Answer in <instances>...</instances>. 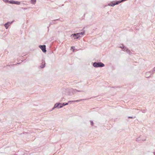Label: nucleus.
<instances>
[{
    "mask_svg": "<svg viewBox=\"0 0 155 155\" xmlns=\"http://www.w3.org/2000/svg\"><path fill=\"white\" fill-rule=\"evenodd\" d=\"M93 66L96 68L103 67L104 64L101 62H94L93 63Z\"/></svg>",
    "mask_w": 155,
    "mask_h": 155,
    "instance_id": "f257e3e1",
    "label": "nucleus"
},
{
    "mask_svg": "<svg viewBox=\"0 0 155 155\" xmlns=\"http://www.w3.org/2000/svg\"><path fill=\"white\" fill-rule=\"evenodd\" d=\"M39 47L41 49L42 51L43 52L45 53L46 51V46L45 45H40Z\"/></svg>",
    "mask_w": 155,
    "mask_h": 155,
    "instance_id": "f03ea898",
    "label": "nucleus"
},
{
    "mask_svg": "<svg viewBox=\"0 0 155 155\" xmlns=\"http://www.w3.org/2000/svg\"><path fill=\"white\" fill-rule=\"evenodd\" d=\"M85 31H83L81 32L80 33H78L76 34H74L72 35L76 36L79 35L80 37L81 35H84V34Z\"/></svg>",
    "mask_w": 155,
    "mask_h": 155,
    "instance_id": "7ed1b4c3",
    "label": "nucleus"
},
{
    "mask_svg": "<svg viewBox=\"0 0 155 155\" xmlns=\"http://www.w3.org/2000/svg\"><path fill=\"white\" fill-rule=\"evenodd\" d=\"M10 3L11 4H15L16 5H19L20 4V2L18 1H15L13 0H11L10 1Z\"/></svg>",
    "mask_w": 155,
    "mask_h": 155,
    "instance_id": "20e7f679",
    "label": "nucleus"
},
{
    "mask_svg": "<svg viewBox=\"0 0 155 155\" xmlns=\"http://www.w3.org/2000/svg\"><path fill=\"white\" fill-rule=\"evenodd\" d=\"M13 22V21H12L11 22H7V23H6L4 25V26H5V28H6V29L8 28L9 26Z\"/></svg>",
    "mask_w": 155,
    "mask_h": 155,
    "instance_id": "39448f33",
    "label": "nucleus"
},
{
    "mask_svg": "<svg viewBox=\"0 0 155 155\" xmlns=\"http://www.w3.org/2000/svg\"><path fill=\"white\" fill-rule=\"evenodd\" d=\"M71 90H72V93L73 94H75L77 92H81L82 91H81L78 90L76 89H72Z\"/></svg>",
    "mask_w": 155,
    "mask_h": 155,
    "instance_id": "423d86ee",
    "label": "nucleus"
},
{
    "mask_svg": "<svg viewBox=\"0 0 155 155\" xmlns=\"http://www.w3.org/2000/svg\"><path fill=\"white\" fill-rule=\"evenodd\" d=\"M117 2L115 3H113V2H112L108 4V5L111 6H114L116 5H118V4H116Z\"/></svg>",
    "mask_w": 155,
    "mask_h": 155,
    "instance_id": "0eeeda50",
    "label": "nucleus"
},
{
    "mask_svg": "<svg viewBox=\"0 0 155 155\" xmlns=\"http://www.w3.org/2000/svg\"><path fill=\"white\" fill-rule=\"evenodd\" d=\"M62 104L61 103H56L54 106V108H56L57 107H58V108H59V105H61Z\"/></svg>",
    "mask_w": 155,
    "mask_h": 155,
    "instance_id": "6e6552de",
    "label": "nucleus"
},
{
    "mask_svg": "<svg viewBox=\"0 0 155 155\" xmlns=\"http://www.w3.org/2000/svg\"><path fill=\"white\" fill-rule=\"evenodd\" d=\"M122 49L124 51H126L127 53L129 52L130 51V50H128V48L124 46H123Z\"/></svg>",
    "mask_w": 155,
    "mask_h": 155,
    "instance_id": "1a4fd4ad",
    "label": "nucleus"
},
{
    "mask_svg": "<svg viewBox=\"0 0 155 155\" xmlns=\"http://www.w3.org/2000/svg\"><path fill=\"white\" fill-rule=\"evenodd\" d=\"M68 104V103H63V104H62L61 105H60V106L59 107V108H62L63 106L66 105Z\"/></svg>",
    "mask_w": 155,
    "mask_h": 155,
    "instance_id": "9d476101",
    "label": "nucleus"
},
{
    "mask_svg": "<svg viewBox=\"0 0 155 155\" xmlns=\"http://www.w3.org/2000/svg\"><path fill=\"white\" fill-rule=\"evenodd\" d=\"M81 100H75V101H68V102H79L80 101H81Z\"/></svg>",
    "mask_w": 155,
    "mask_h": 155,
    "instance_id": "9b49d317",
    "label": "nucleus"
},
{
    "mask_svg": "<svg viewBox=\"0 0 155 155\" xmlns=\"http://www.w3.org/2000/svg\"><path fill=\"white\" fill-rule=\"evenodd\" d=\"M36 2V0H31V3L33 4H35Z\"/></svg>",
    "mask_w": 155,
    "mask_h": 155,
    "instance_id": "f8f14e48",
    "label": "nucleus"
},
{
    "mask_svg": "<svg viewBox=\"0 0 155 155\" xmlns=\"http://www.w3.org/2000/svg\"><path fill=\"white\" fill-rule=\"evenodd\" d=\"M126 0H121V1H117V3L116 4H119L123 2H124V1H126Z\"/></svg>",
    "mask_w": 155,
    "mask_h": 155,
    "instance_id": "ddd939ff",
    "label": "nucleus"
},
{
    "mask_svg": "<svg viewBox=\"0 0 155 155\" xmlns=\"http://www.w3.org/2000/svg\"><path fill=\"white\" fill-rule=\"evenodd\" d=\"M150 74V72H148L146 73V78H148L149 77V75Z\"/></svg>",
    "mask_w": 155,
    "mask_h": 155,
    "instance_id": "4468645a",
    "label": "nucleus"
},
{
    "mask_svg": "<svg viewBox=\"0 0 155 155\" xmlns=\"http://www.w3.org/2000/svg\"><path fill=\"white\" fill-rule=\"evenodd\" d=\"M72 36H73V37H76V38H75V39H78L80 36L79 35H76V36H74V35H72Z\"/></svg>",
    "mask_w": 155,
    "mask_h": 155,
    "instance_id": "2eb2a0df",
    "label": "nucleus"
},
{
    "mask_svg": "<svg viewBox=\"0 0 155 155\" xmlns=\"http://www.w3.org/2000/svg\"><path fill=\"white\" fill-rule=\"evenodd\" d=\"M45 63L44 64H42L41 66V68H44L45 67Z\"/></svg>",
    "mask_w": 155,
    "mask_h": 155,
    "instance_id": "dca6fc26",
    "label": "nucleus"
},
{
    "mask_svg": "<svg viewBox=\"0 0 155 155\" xmlns=\"http://www.w3.org/2000/svg\"><path fill=\"white\" fill-rule=\"evenodd\" d=\"M90 122H91V125H92V126H93V124H94L93 122L92 121H91Z\"/></svg>",
    "mask_w": 155,
    "mask_h": 155,
    "instance_id": "f3484780",
    "label": "nucleus"
},
{
    "mask_svg": "<svg viewBox=\"0 0 155 155\" xmlns=\"http://www.w3.org/2000/svg\"><path fill=\"white\" fill-rule=\"evenodd\" d=\"M128 118H131V119H132L133 118V117H128Z\"/></svg>",
    "mask_w": 155,
    "mask_h": 155,
    "instance_id": "a211bd4d",
    "label": "nucleus"
},
{
    "mask_svg": "<svg viewBox=\"0 0 155 155\" xmlns=\"http://www.w3.org/2000/svg\"><path fill=\"white\" fill-rule=\"evenodd\" d=\"M74 48V47L72 46V47H71V48L72 49H73Z\"/></svg>",
    "mask_w": 155,
    "mask_h": 155,
    "instance_id": "6ab92c4d",
    "label": "nucleus"
},
{
    "mask_svg": "<svg viewBox=\"0 0 155 155\" xmlns=\"http://www.w3.org/2000/svg\"><path fill=\"white\" fill-rule=\"evenodd\" d=\"M54 108H54V107H53L52 109L51 110H53Z\"/></svg>",
    "mask_w": 155,
    "mask_h": 155,
    "instance_id": "aec40b11",
    "label": "nucleus"
},
{
    "mask_svg": "<svg viewBox=\"0 0 155 155\" xmlns=\"http://www.w3.org/2000/svg\"><path fill=\"white\" fill-rule=\"evenodd\" d=\"M145 112V110H143L142 111V112L144 113Z\"/></svg>",
    "mask_w": 155,
    "mask_h": 155,
    "instance_id": "412c9836",
    "label": "nucleus"
},
{
    "mask_svg": "<svg viewBox=\"0 0 155 155\" xmlns=\"http://www.w3.org/2000/svg\"><path fill=\"white\" fill-rule=\"evenodd\" d=\"M153 71H155V67L153 68Z\"/></svg>",
    "mask_w": 155,
    "mask_h": 155,
    "instance_id": "4be33fe9",
    "label": "nucleus"
},
{
    "mask_svg": "<svg viewBox=\"0 0 155 155\" xmlns=\"http://www.w3.org/2000/svg\"><path fill=\"white\" fill-rule=\"evenodd\" d=\"M136 140H137V141H139V139H138V138H137V139Z\"/></svg>",
    "mask_w": 155,
    "mask_h": 155,
    "instance_id": "5701e85b",
    "label": "nucleus"
},
{
    "mask_svg": "<svg viewBox=\"0 0 155 155\" xmlns=\"http://www.w3.org/2000/svg\"><path fill=\"white\" fill-rule=\"evenodd\" d=\"M123 47H121V46L120 47V48H121L122 49Z\"/></svg>",
    "mask_w": 155,
    "mask_h": 155,
    "instance_id": "b1692460",
    "label": "nucleus"
},
{
    "mask_svg": "<svg viewBox=\"0 0 155 155\" xmlns=\"http://www.w3.org/2000/svg\"><path fill=\"white\" fill-rule=\"evenodd\" d=\"M58 19H57L56 20H54V21H55V20H58Z\"/></svg>",
    "mask_w": 155,
    "mask_h": 155,
    "instance_id": "393cba45",
    "label": "nucleus"
}]
</instances>
